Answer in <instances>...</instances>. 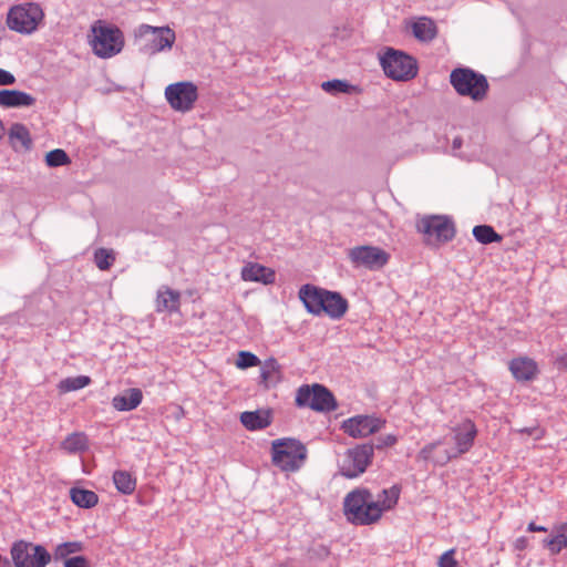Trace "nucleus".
<instances>
[{
    "label": "nucleus",
    "instance_id": "5",
    "mask_svg": "<svg viewBox=\"0 0 567 567\" xmlns=\"http://www.w3.org/2000/svg\"><path fill=\"white\" fill-rule=\"evenodd\" d=\"M450 82L456 93L473 101H483L488 92L486 76L470 68H456L450 74Z\"/></svg>",
    "mask_w": 567,
    "mask_h": 567
},
{
    "label": "nucleus",
    "instance_id": "7",
    "mask_svg": "<svg viewBox=\"0 0 567 567\" xmlns=\"http://www.w3.org/2000/svg\"><path fill=\"white\" fill-rule=\"evenodd\" d=\"M44 13L40 4L35 2H24L12 6L7 13V25L10 30L31 34L38 29L43 20Z\"/></svg>",
    "mask_w": 567,
    "mask_h": 567
},
{
    "label": "nucleus",
    "instance_id": "37",
    "mask_svg": "<svg viewBox=\"0 0 567 567\" xmlns=\"http://www.w3.org/2000/svg\"><path fill=\"white\" fill-rule=\"evenodd\" d=\"M45 162L50 167H58L69 164L70 158L63 150L56 148L47 154Z\"/></svg>",
    "mask_w": 567,
    "mask_h": 567
},
{
    "label": "nucleus",
    "instance_id": "30",
    "mask_svg": "<svg viewBox=\"0 0 567 567\" xmlns=\"http://www.w3.org/2000/svg\"><path fill=\"white\" fill-rule=\"evenodd\" d=\"M544 544L554 554L565 548L567 546V524L560 525L551 537L544 540Z\"/></svg>",
    "mask_w": 567,
    "mask_h": 567
},
{
    "label": "nucleus",
    "instance_id": "17",
    "mask_svg": "<svg viewBox=\"0 0 567 567\" xmlns=\"http://www.w3.org/2000/svg\"><path fill=\"white\" fill-rule=\"evenodd\" d=\"M454 432V451L457 456L468 452L473 446L475 436L477 434L476 426L471 420H465L453 429Z\"/></svg>",
    "mask_w": 567,
    "mask_h": 567
},
{
    "label": "nucleus",
    "instance_id": "47",
    "mask_svg": "<svg viewBox=\"0 0 567 567\" xmlns=\"http://www.w3.org/2000/svg\"><path fill=\"white\" fill-rule=\"evenodd\" d=\"M520 432L522 433L532 434L533 432H538V430L537 429H527V427H525V429H522Z\"/></svg>",
    "mask_w": 567,
    "mask_h": 567
},
{
    "label": "nucleus",
    "instance_id": "43",
    "mask_svg": "<svg viewBox=\"0 0 567 567\" xmlns=\"http://www.w3.org/2000/svg\"><path fill=\"white\" fill-rule=\"evenodd\" d=\"M14 83L16 76L11 72L0 68V86H8Z\"/></svg>",
    "mask_w": 567,
    "mask_h": 567
},
{
    "label": "nucleus",
    "instance_id": "16",
    "mask_svg": "<svg viewBox=\"0 0 567 567\" xmlns=\"http://www.w3.org/2000/svg\"><path fill=\"white\" fill-rule=\"evenodd\" d=\"M417 457L425 462H432L434 465L443 466L450 460L457 457L453 447H444L442 441L426 444L420 452Z\"/></svg>",
    "mask_w": 567,
    "mask_h": 567
},
{
    "label": "nucleus",
    "instance_id": "27",
    "mask_svg": "<svg viewBox=\"0 0 567 567\" xmlns=\"http://www.w3.org/2000/svg\"><path fill=\"white\" fill-rule=\"evenodd\" d=\"M9 140L13 147L20 144L23 148L28 150L32 145L30 132L25 125L21 123H13L9 130Z\"/></svg>",
    "mask_w": 567,
    "mask_h": 567
},
{
    "label": "nucleus",
    "instance_id": "34",
    "mask_svg": "<svg viewBox=\"0 0 567 567\" xmlns=\"http://www.w3.org/2000/svg\"><path fill=\"white\" fill-rule=\"evenodd\" d=\"M83 549V544L81 542H65L55 547L54 558L66 559V557L71 554L80 553Z\"/></svg>",
    "mask_w": 567,
    "mask_h": 567
},
{
    "label": "nucleus",
    "instance_id": "24",
    "mask_svg": "<svg viewBox=\"0 0 567 567\" xmlns=\"http://www.w3.org/2000/svg\"><path fill=\"white\" fill-rule=\"evenodd\" d=\"M412 32L417 40L429 42L436 37L437 29L433 20L422 17L412 24Z\"/></svg>",
    "mask_w": 567,
    "mask_h": 567
},
{
    "label": "nucleus",
    "instance_id": "38",
    "mask_svg": "<svg viewBox=\"0 0 567 567\" xmlns=\"http://www.w3.org/2000/svg\"><path fill=\"white\" fill-rule=\"evenodd\" d=\"M258 364H260V360L256 354L248 352V351H240L238 353V359L236 362L237 368L247 369V368L256 367Z\"/></svg>",
    "mask_w": 567,
    "mask_h": 567
},
{
    "label": "nucleus",
    "instance_id": "29",
    "mask_svg": "<svg viewBox=\"0 0 567 567\" xmlns=\"http://www.w3.org/2000/svg\"><path fill=\"white\" fill-rule=\"evenodd\" d=\"M61 447L70 454L84 452L87 449V437L84 433H72L62 441Z\"/></svg>",
    "mask_w": 567,
    "mask_h": 567
},
{
    "label": "nucleus",
    "instance_id": "36",
    "mask_svg": "<svg viewBox=\"0 0 567 567\" xmlns=\"http://www.w3.org/2000/svg\"><path fill=\"white\" fill-rule=\"evenodd\" d=\"M321 87L328 93H350L353 86L343 80H331L322 83Z\"/></svg>",
    "mask_w": 567,
    "mask_h": 567
},
{
    "label": "nucleus",
    "instance_id": "35",
    "mask_svg": "<svg viewBox=\"0 0 567 567\" xmlns=\"http://www.w3.org/2000/svg\"><path fill=\"white\" fill-rule=\"evenodd\" d=\"M94 261L100 270H107L115 261V256L112 250L99 248L94 252Z\"/></svg>",
    "mask_w": 567,
    "mask_h": 567
},
{
    "label": "nucleus",
    "instance_id": "31",
    "mask_svg": "<svg viewBox=\"0 0 567 567\" xmlns=\"http://www.w3.org/2000/svg\"><path fill=\"white\" fill-rule=\"evenodd\" d=\"M474 238L481 244H492L502 240V237L488 225H477L473 228Z\"/></svg>",
    "mask_w": 567,
    "mask_h": 567
},
{
    "label": "nucleus",
    "instance_id": "25",
    "mask_svg": "<svg viewBox=\"0 0 567 567\" xmlns=\"http://www.w3.org/2000/svg\"><path fill=\"white\" fill-rule=\"evenodd\" d=\"M112 480L117 492L123 495H131L136 488V478L127 471H115Z\"/></svg>",
    "mask_w": 567,
    "mask_h": 567
},
{
    "label": "nucleus",
    "instance_id": "13",
    "mask_svg": "<svg viewBox=\"0 0 567 567\" xmlns=\"http://www.w3.org/2000/svg\"><path fill=\"white\" fill-rule=\"evenodd\" d=\"M165 97L173 110L185 113L194 107L198 90L193 82L182 81L166 86Z\"/></svg>",
    "mask_w": 567,
    "mask_h": 567
},
{
    "label": "nucleus",
    "instance_id": "3",
    "mask_svg": "<svg viewBox=\"0 0 567 567\" xmlns=\"http://www.w3.org/2000/svg\"><path fill=\"white\" fill-rule=\"evenodd\" d=\"M91 33L89 42L93 53L99 58L110 59L124 48V34L115 25L97 20L92 24Z\"/></svg>",
    "mask_w": 567,
    "mask_h": 567
},
{
    "label": "nucleus",
    "instance_id": "42",
    "mask_svg": "<svg viewBox=\"0 0 567 567\" xmlns=\"http://www.w3.org/2000/svg\"><path fill=\"white\" fill-rule=\"evenodd\" d=\"M64 567H89V564L84 556H74L65 559Z\"/></svg>",
    "mask_w": 567,
    "mask_h": 567
},
{
    "label": "nucleus",
    "instance_id": "18",
    "mask_svg": "<svg viewBox=\"0 0 567 567\" xmlns=\"http://www.w3.org/2000/svg\"><path fill=\"white\" fill-rule=\"evenodd\" d=\"M508 369L517 381H530L538 374L536 361L528 357L513 359Z\"/></svg>",
    "mask_w": 567,
    "mask_h": 567
},
{
    "label": "nucleus",
    "instance_id": "33",
    "mask_svg": "<svg viewBox=\"0 0 567 567\" xmlns=\"http://www.w3.org/2000/svg\"><path fill=\"white\" fill-rule=\"evenodd\" d=\"M91 383L90 377L86 375H78L65 378L60 381L58 388L61 392H71L85 388Z\"/></svg>",
    "mask_w": 567,
    "mask_h": 567
},
{
    "label": "nucleus",
    "instance_id": "21",
    "mask_svg": "<svg viewBox=\"0 0 567 567\" xmlns=\"http://www.w3.org/2000/svg\"><path fill=\"white\" fill-rule=\"evenodd\" d=\"M241 278L245 281H255L268 285L275 281V271L259 264L249 262L243 267Z\"/></svg>",
    "mask_w": 567,
    "mask_h": 567
},
{
    "label": "nucleus",
    "instance_id": "4",
    "mask_svg": "<svg viewBox=\"0 0 567 567\" xmlns=\"http://www.w3.org/2000/svg\"><path fill=\"white\" fill-rule=\"evenodd\" d=\"M306 457V446L296 439H278L271 443L272 463L281 471H298L302 466Z\"/></svg>",
    "mask_w": 567,
    "mask_h": 567
},
{
    "label": "nucleus",
    "instance_id": "19",
    "mask_svg": "<svg viewBox=\"0 0 567 567\" xmlns=\"http://www.w3.org/2000/svg\"><path fill=\"white\" fill-rule=\"evenodd\" d=\"M35 97L19 90H0V106L6 109L29 107L34 105Z\"/></svg>",
    "mask_w": 567,
    "mask_h": 567
},
{
    "label": "nucleus",
    "instance_id": "22",
    "mask_svg": "<svg viewBox=\"0 0 567 567\" xmlns=\"http://www.w3.org/2000/svg\"><path fill=\"white\" fill-rule=\"evenodd\" d=\"M240 422L249 431L264 430L271 424V414L266 410L246 411L240 414Z\"/></svg>",
    "mask_w": 567,
    "mask_h": 567
},
{
    "label": "nucleus",
    "instance_id": "28",
    "mask_svg": "<svg viewBox=\"0 0 567 567\" xmlns=\"http://www.w3.org/2000/svg\"><path fill=\"white\" fill-rule=\"evenodd\" d=\"M280 365L275 358L267 359L260 369V383L265 386L276 383L279 380Z\"/></svg>",
    "mask_w": 567,
    "mask_h": 567
},
{
    "label": "nucleus",
    "instance_id": "15",
    "mask_svg": "<svg viewBox=\"0 0 567 567\" xmlns=\"http://www.w3.org/2000/svg\"><path fill=\"white\" fill-rule=\"evenodd\" d=\"M385 421L372 415H357L346 420L342 424L344 433L352 437H365L380 431Z\"/></svg>",
    "mask_w": 567,
    "mask_h": 567
},
{
    "label": "nucleus",
    "instance_id": "2",
    "mask_svg": "<svg viewBox=\"0 0 567 567\" xmlns=\"http://www.w3.org/2000/svg\"><path fill=\"white\" fill-rule=\"evenodd\" d=\"M344 514L355 525H371L382 516V508L365 488L350 492L343 502Z\"/></svg>",
    "mask_w": 567,
    "mask_h": 567
},
{
    "label": "nucleus",
    "instance_id": "14",
    "mask_svg": "<svg viewBox=\"0 0 567 567\" xmlns=\"http://www.w3.org/2000/svg\"><path fill=\"white\" fill-rule=\"evenodd\" d=\"M348 257L355 268L379 270L388 264L390 255L380 247L364 245L351 248Z\"/></svg>",
    "mask_w": 567,
    "mask_h": 567
},
{
    "label": "nucleus",
    "instance_id": "41",
    "mask_svg": "<svg viewBox=\"0 0 567 567\" xmlns=\"http://www.w3.org/2000/svg\"><path fill=\"white\" fill-rule=\"evenodd\" d=\"M330 551L324 545L313 546L309 549L308 555L312 560H322L329 556Z\"/></svg>",
    "mask_w": 567,
    "mask_h": 567
},
{
    "label": "nucleus",
    "instance_id": "32",
    "mask_svg": "<svg viewBox=\"0 0 567 567\" xmlns=\"http://www.w3.org/2000/svg\"><path fill=\"white\" fill-rule=\"evenodd\" d=\"M400 496V488L398 486H392L388 489H383L375 502H379L380 508H382V513L386 509H391L398 503Z\"/></svg>",
    "mask_w": 567,
    "mask_h": 567
},
{
    "label": "nucleus",
    "instance_id": "8",
    "mask_svg": "<svg viewBox=\"0 0 567 567\" xmlns=\"http://www.w3.org/2000/svg\"><path fill=\"white\" fill-rule=\"evenodd\" d=\"M380 64L385 75L396 81H409L417 74L416 60L392 48L380 56Z\"/></svg>",
    "mask_w": 567,
    "mask_h": 567
},
{
    "label": "nucleus",
    "instance_id": "44",
    "mask_svg": "<svg viewBox=\"0 0 567 567\" xmlns=\"http://www.w3.org/2000/svg\"><path fill=\"white\" fill-rule=\"evenodd\" d=\"M528 532H546L547 528L545 526H538L534 522L529 523L527 526Z\"/></svg>",
    "mask_w": 567,
    "mask_h": 567
},
{
    "label": "nucleus",
    "instance_id": "20",
    "mask_svg": "<svg viewBox=\"0 0 567 567\" xmlns=\"http://www.w3.org/2000/svg\"><path fill=\"white\" fill-rule=\"evenodd\" d=\"M181 306V293L168 287H161L156 296V311L157 312H177Z\"/></svg>",
    "mask_w": 567,
    "mask_h": 567
},
{
    "label": "nucleus",
    "instance_id": "6",
    "mask_svg": "<svg viewBox=\"0 0 567 567\" xmlns=\"http://www.w3.org/2000/svg\"><path fill=\"white\" fill-rule=\"evenodd\" d=\"M135 37L140 42V51L146 55L171 50L176 35L169 27H152L150 24H141L135 30Z\"/></svg>",
    "mask_w": 567,
    "mask_h": 567
},
{
    "label": "nucleus",
    "instance_id": "1",
    "mask_svg": "<svg viewBox=\"0 0 567 567\" xmlns=\"http://www.w3.org/2000/svg\"><path fill=\"white\" fill-rule=\"evenodd\" d=\"M299 299L309 313L313 316L326 313L333 320L342 318L349 307L347 299L341 293L310 284H306L299 289Z\"/></svg>",
    "mask_w": 567,
    "mask_h": 567
},
{
    "label": "nucleus",
    "instance_id": "26",
    "mask_svg": "<svg viewBox=\"0 0 567 567\" xmlns=\"http://www.w3.org/2000/svg\"><path fill=\"white\" fill-rule=\"evenodd\" d=\"M71 501L81 508H92L99 502V496L95 492L79 487L70 489Z\"/></svg>",
    "mask_w": 567,
    "mask_h": 567
},
{
    "label": "nucleus",
    "instance_id": "45",
    "mask_svg": "<svg viewBox=\"0 0 567 567\" xmlns=\"http://www.w3.org/2000/svg\"><path fill=\"white\" fill-rule=\"evenodd\" d=\"M525 543H526L525 538H518L516 540V548L523 549L525 547Z\"/></svg>",
    "mask_w": 567,
    "mask_h": 567
},
{
    "label": "nucleus",
    "instance_id": "10",
    "mask_svg": "<svg viewBox=\"0 0 567 567\" xmlns=\"http://www.w3.org/2000/svg\"><path fill=\"white\" fill-rule=\"evenodd\" d=\"M417 229L430 245H437L452 240L455 227L452 219L446 216H426L417 223Z\"/></svg>",
    "mask_w": 567,
    "mask_h": 567
},
{
    "label": "nucleus",
    "instance_id": "23",
    "mask_svg": "<svg viewBox=\"0 0 567 567\" xmlns=\"http://www.w3.org/2000/svg\"><path fill=\"white\" fill-rule=\"evenodd\" d=\"M143 400V393L137 388L125 390L122 394L112 399V405L117 411H132L136 409Z\"/></svg>",
    "mask_w": 567,
    "mask_h": 567
},
{
    "label": "nucleus",
    "instance_id": "39",
    "mask_svg": "<svg viewBox=\"0 0 567 567\" xmlns=\"http://www.w3.org/2000/svg\"><path fill=\"white\" fill-rule=\"evenodd\" d=\"M398 442V437L394 434L381 435L374 440L371 444L374 449L382 450L384 447L393 446Z\"/></svg>",
    "mask_w": 567,
    "mask_h": 567
},
{
    "label": "nucleus",
    "instance_id": "40",
    "mask_svg": "<svg viewBox=\"0 0 567 567\" xmlns=\"http://www.w3.org/2000/svg\"><path fill=\"white\" fill-rule=\"evenodd\" d=\"M455 549H449L443 553L439 558V567H460L457 560L454 558Z\"/></svg>",
    "mask_w": 567,
    "mask_h": 567
},
{
    "label": "nucleus",
    "instance_id": "46",
    "mask_svg": "<svg viewBox=\"0 0 567 567\" xmlns=\"http://www.w3.org/2000/svg\"><path fill=\"white\" fill-rule=\"evenodd\" d=\"M461 145H462V140L458 138V137L454 138V141H453V150L460 148Z\"/></svg>",
    "mask_w": 567,
    "mask_h": 567
},
{
    "label": "nucleus",
    "instance_id": "9",
    "mask_svg": "<svg viewBox=\"0 0 567 567\" xmlns=\"http://www.w3.org/2000/svg\"><path fill=\"white\" fill-rule=\"evenodd\" d=\"M296 404L299 408H310L318 412H331L337 409L333 394L321 384L301 385L296 395Z\"/></svg>",
    "mask_w": 567,
    "mask_h": 567
},
{
    "label": "nucleus",
    "instance_id": "11",
    "mask_svg": "<svg viewBox=\"0 0 567 567\" xmlns=\"http://www.w3.org/2000/svg\"><path fill=\"white\" fill-rule=\"evenodd\" d=\"M11 557L16 567H45L51 555L41 545L19 540L11 547Z\"/></svg>",
    "mask_w": 567,
    "mask_h": 567
},
{
    "label": "nucleus",
    "instance_id": "12",
    "mask_svg": "<svg viewBox=\"0 0 567 567\" xmlns=\"http://www.w3.org/2000/svg\"><path fill=\"white\" fill-rule=\"evenodd\" d=\"M373 457V446L370 444L357 445L344 454L339 472L347 478H354L365 472Z\"/></svg>",
    "mask_w": 567,
    "mask_h": 567
}]
</instances>
